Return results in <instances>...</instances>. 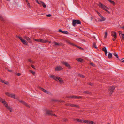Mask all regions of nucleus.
<instances>
[{
    "instance_id": "f257e3e1",
    "label": "nucleus",
    "mask_w": 124,
    "mask_h": 124,
    "mask_svg": "<svg viewBox=\"0 0 124 124\" xmlns=\"http://www.w3.org/2000/svg\"><path fill=\"white\" fill-rule=\"evenodd\" d=\"M81 21L79 20H75L74 19L72 21V24L73 26H75L76 24H81Z\"/></svg>"
},
{
    "instance_id": "f03ea898",
    "label": "nucleus",
    "mask_w": 124,
    "mask_h": 124,
    "mask_svg": "<svg viewBox=\"0 0 124 124\" xmlns=\"http://www.w3.org/2000/svg\"><path fill=\"white\" fill-rule=\"evenodd\" d=\"M5 94L8 96L11 97L14 99L16 98L15 95L14 94H12V93L6 92L5 93Z\"/></svg>"
},
{
    "instance_id": "7ed1b4c3",
    "label": "nucleus",
    "mask_w": 124,
    "mask_h": 124,
    "mask_svg": "<svg viewBox=\"0 0 124 124\" xmlns=\"http://www.w3.org/2000/svg\"><path fill=\"white\" fill-rule=\"evenodd\" d=\"M115 88V87L114 86H110L108 87V90L110 92L111 94H112L114 92Z\"/></svg>"
},
{
    "instance_id": "20e7f679",
    "label": "nucleus",
    "mask_w": 124,
    "mask_h": 124,
    "mask_svg": "<svg viewBox=\"0 0 124 124\" xmlns=\"http://www.w3.org/2000/svg\"><path fill=\"white\" fill-rule=\"evenodd\" d=\"M61 62L68 68L69 69L71 68V67L70 66V65L68 63L65 62Z\"/></svg>"
},
{
    "instance_id": "39448f33",
    "label": "nucleus",
    "mask_w": 124,
    "mask_h": 124,
    "mask_svg": "<svg viewBox=\"0 0 124 124\" xmlns=\"http://www.w3.org/2000/svg\"><path fill=\"white\" fill-rule=\"evenodd\" d=\"M98 5L102 9L104 10L106 6L104 5H103L100 2Z\"/></svg>"
},
{
    "instance_id": "423d86ee",
    "label": "nucleus",
    "mask_w": 124,
    "mask_h": 124,
    "mask_svg": "<svg viewBox=\"0 0 124 124\" xmlns=\"http://www.w3.org/2000/svg\"><path fill=\"white\" fill-rule=\"evenodd\" d=\"M68 98L79 99L82 98V97L80 96L73 95L69 96L68 97Z\"/></svg>"
},
{
    "instance_id": "0eeeda50",
    "label": "nucleus",
    "mask_w": 124,
    "mask_h": 124,
    "mask_svg": "<svg viewBox=\"0 0 124 124\" xmlns=\"http://www.w3.org/2000/svg\"><path fill=\"white\" fill-rule=\"evenodd\" d=\"M111 35L113 36L114 38H113L112 39L113 41H114L116 39V38L117 37L116 33L114 32H112Z\"/></svg>"
},
{
    "instance_id": "6e6552de",
    "label": "nucleus",
    "mask_w": 124,
    "mask_h": 124,
    "mask_svg": "<svg viewBox=\"0 0 124 124\" xmlns=\"http://www.w3.org/2000/svg\"><path fill=\"white\" fill-rule=\"evenodd\" d=\"M63 68L62 67L58 66L55 68V71H59L61 70Z\"/></svg>"
},
{
    "instance_id": "1a4fd4ad",
    "label": "nucleus",
    "mask_w": 124,
    "mask_h": 124,
    "mask_svg": "<svg viewBox=\"0 0 124 124\" xmlns=\"http://www.w3.org/2000/svg\"><path fill=\"white\" fill-rule=\"evenodd\" d=\"M53 43L54 44L53 45V46H56L57 45L62 46V43H58L55 41L53 42Z\"/></svg>"
},
{
    "instance_id": "9d476101",
    "label": "nucleus",
    "mask_w": 124,
    "mask_h": 124,
    "mask_svg": "<svg viewBox=\"0 0 124 124\" xmlns=\"http://www.w3.org/2000/svg\"><path fill=\"white\" fill-rule=\"evenodd\" d=\"M40 88L41 89V90L42 91H43L45 93H46L47 94H51V93L50 92H49L46 90L45 89H44L41 88V87H40Z\"/></svg>"
},
{
    "instance_id": "9b49d317",
    "label": "nucleus",
    "mask_w": 124,
    "mask_h": 124,
    "mask_svg": "<svg viewBox=\"0 0 124 124\" xmlns=\"http://www.w3.org/2000/svg\"><path fill=\"white\" fill-rule=\"evenodd\" d=\"M18 38L23 44L26 45H27V44L26 42V41L25 40L22 39V38L20 37H19Z\"/></svg>"
},
{
    "instance_id": "f8f14e48",
    "label": "nucleus",
    "mask_w": 124,
    "mask_h": 124,
    "mask_svg": "<svg viewBox=\"0 0 124 124\" xmlns=\"http://www.w3.org/2000/svg\"><path fill=\"white\" fill-rule=\"evenodd\" d=\"M24 38L25 39H26L31 44L32 43L31 40L30 38L26 36L24 37Z\"/></svg>"
},
{
    "instance_id": "ddd939ff",
    "label": "nucleus",
    "mask_w": 124,
    "mask_h": 124,
    "mask_svg": "<svg viewBox=\"0 0 124 124\" xmlns=\"http://www.w3.org/2000/svg\"><path fill=\"white\" fill-rule=\"evenodd\" d=\"M100 17L101 18V19L98 20V21L101 22L105 20L106 18H104L103 17V16L102 15Z\"/></svg>"
},
{
    "instance_id": "4468645a",
    "label": "nucleus",
    "mask_w": 124,
    "mask_h": 124,
    "mask_svg": "<svg viewBox=\"0 0 124 124\" xmlns=\"http://www.w3.org/2000/svg\"><path fill=\"white\" fill-rule=\"evenodd\" d=\"M48 42V40H44L42 39H40V42L42 43H45Z\"/></svg>"
},
{
    "instance_id": "2eb2a0df",
    "label": "nucleus",
    "mask_w": 124,
    "mask_h": 124,
    "mask_svg": "<svg viewBox=\"0 0 124 124\" xmlns=\"http://www.w3.org/2000/svg\"><path fill=\"white\" fill-rule=\"evenodd\" d=\"M46 114L49 115H52V111L50 110H47L46 111Z\"/></svg>"
},
{
    "instance_id": "dca6fc26",
    "label": "nucleus",
    "mask_w": 124,
    "mask_h": 124,
    "mask_svg": "<svg viewBox=\"0 0 124 124\" xmlns=\"http://www.w3.org/2000/svg\"><path fill=\"white\" fill-rule=\"evenodd\" d=\"M70 106L77 107L78 108H80L79 106L78 105H74L73 104H70Z\"/></svg>"
},
{
    "instance_id": "f3484780",
    "label": "nucleus",
    "mask_w": 124,
    "mask_h": 124,
    "mask_svg": "<svg viewBox=\"0 0 124 124\" xmlns=\"http://www.w3.org/2000/svg\"><path fill=\"white\" fill-rule=\"evenodd\" d=\"M102 50L105 52V55L106 56L107 54V50L106 47H104L102 49Z\"/></svg>"
},
{
    "instance_id": "a211bd4d",
    "label": "nucleus",
    "mask_w": 124,
    "mask_h": 124,
    "mask_svg": "<svg viewBox=\"0 0 124 124\" xmlns=\"http://www.w3.org/2000/svg\"><path fill=\"white\" fill-rule=\"evenodd\" d=\"M1 82L3 83H4L7 85H9V82L7 81H4L3 80H1Z\"/></svg>"
},
{
    "instance_id": "6ab92c4d",
    "label": "nucleus",
    "mask_w": 124,
    "mask_h": 124,
    "mask_svg": "<svg viewBox=\"0 0 124 124\" xmlns=\"http://www.w3.org/2000/svg\"><path fill=\"white\" fill-rule=\"evenodd\" d=\"M0 101L3 104L6 103V102L5 101V100L2 99L0 97Z\"/></svg>"
},
{
    "instance_id": "aec40b11",
    "label": "nucleus",
    "mask_w": 124,
    "mask_h": 124,
    "mask_svg": "<svg viewBox=\"0 0 124 124\" xmlns=\"http://www.w3.org/2000/svg\"><path fill=\"white\" fill-rule=\"evenodd\" d=\"M109 54L108 56V57L109 59H110L112 57V53L109 52L108 53Z\"/></svg>"
},
{
    "instance_id": "412c9836",
    "label": "nucleus",
    "mask_w": 124,
    "mask_h": 124,
    "mask_svg": "<svg viewBox=\"0 0 124 124\" xmlns=\"http://www.w3.org/2000/svg\"><path fill=\"white\" fill-rule=\"evenodd\" d=\"M22 104L25 105L26 107L29 108L30 107V106L27 103L24 101H23V102Z\"/></svg>"
},
{
    "instance_id": "4be33fe9",
    "label": "nucleus",
    "mask_w": 124,
    "mask_h": 124,
    "mask_svg": "<svg viewBox=\"0 0 124 124\" xmlns=\"http://www.w3.org/2000/svg\"><path fill=\"white\" fill-rule=\"evenodd\" d=\"M22 104L25 105L26 107L29 108L30 107V106L27 103L24 101H23V102Z\"/></svg>"
},
{
    "instance_id": "5701e85b",
    "label": "nucleus",
    "mask_w": 124,
    "mask_h": 124,
    "mask_svg": "<svg viewBox=\"0 0 124 124\" xmlns=\"http://www.w3.org/2000/svg\"><path fill=\"white\" fill-rule=\"evenodd\" d=\"M83 93H85L86 94H92L91 92H90L88 91H84L83 92Z\"/></svg>"
},
{
    "instance_id": "b1692460",
    "label": "nucleus",
    "mask_w": 124,
    "mask_h": 124,
    "mask_svg": "<svg viewBox=\"0 0 124 124\" xmlns=\"http://www.w3.org/2000/svg\"><path fill=\"white\" fill-rule=\"evenodd\" d=\"M6 108L8 110H9L10 112H12V108L10 107L9 106H8Z\"/></svg>"
},
{
    "instance_id": "393cba45",
    "label": "nucleus",
    "mask_w": 124,
    "mask_h": 124,
    "mask_svg": "<svg viewBox=\"0 0 124 124\" xmlns=\"http://www.w3.org/2000/svg\"><path fill=\"white\" fill-rule=\"evenodd\" d=\"M83 59L81 58H79L77 59V61L79 62H81L83 61Z\"/></svg>"
},
{
    "instance_id": "a878e982",
    "label": "nucleus",
    "mask_w": 124,
    "mask_h": 124,
    "mask_svg": "<svg viewBox=\"0 0 124 124\" xmlns=\"http://www.w3.org/2000/svg\"><path fill=\"white\" fill-rule=\"evenodd\" d=\"M74 46H75L76 47H77L78 48H79L80 49H81L82 50H84V49L83 48L81 47L80 46H77L75 45H74Z\"/></svg>"
},
{
    "instance_id": "bb28decb",
    "label": "nucleus",
    "mask_w": 124,
    "mask_h": 124,
    "mask_svg": "<svg viewBox=\"0 0 124 124\" xmlns=\"http://www.w3.org/2000/svg\"><path fill=\"white\" fill-rule=\"evenodd\" d=\"M90 120H83V122L84 123H86L87 124H89L90 123Z\"/></svg>"
},
{
    "instance_id": "cd10ccee",
    "label": "nucleus",
    "mask_w": 124,
    "mask_h": 124,
    "mask_svg": "<svg viewBox=\"0 0 124 124\" xmlns=\"http://www.w3.org/2000/svg\"><path fill=\"white\" fill-rule=\"evenodd\" d=\"M75 120L77 121L78 122H80V123H82L83 122V120L82 119H76Z\"/></svg>"
},
{
    "instance_id": "c85d7f7f",
    "label": "nucleus",
    "mask_w": 124,
    "mask_h": 124,
    "mask_svg": "<svg viewBox=\"0 0 124 124\" xmlns=\"http://www.w3.org/2000/svg\"><path fill=\"white\" fill-rule=\"evenodd\" d=\"M93 47L96 49L97 48V47L96 46V43L95 42H94L93 43Z\"/></svg>"
},
{
    "instance_id": "c756f323",
    "label": "nucleus",
    "mask_w": 124,
    "mask_h": 124,
    "mask_svg": "<svg viewBox=\"0 0 124 124\" xmlns=\"http://www.w3.org/2000/svg\"><path fill=\"white\" fill-rule=\"evenodd\" d=\"M58 80L60 82H62L63 81V80L60 77H58Z\"/></svg>"
},
{
    "instance_id": "7c9ffc66",
    "label": "nucleus",
    "mask_w": 124,
    "mask_h": 124,
    "mask_svg": "<svg viewBox=\"0 0 124 124\" xmlns=\"http://www.w3.org/2000/svg\"><path fill=\"white\" fill-rule=\"evenodd\" d=\"M66 42L68 43L70 45H72L73 46H74V45H75V44H74L73 43H71L69 41H67Z\"/></svg>"
},
{
    "instance_id": "2f4dec72",
    "label": "nucleus",
    "mask_w": 124,
    "mask_h": 124,
    "mask_svg": "<svg viewBox=\"0 0 124 124\" xmlns=\"http://www.w3.org/2000/svg\"><path fill=\"white\" fill-rule=\"evenodd\" d=\"M40 2H41V3L42 4V6H43V7L44 8H46V4H45L43 2L41 1Z\"/></svg>"
},
{
    "instance_id": "473e14b6",
    "label": "nucleus",
    "mask_w": 124,
    "mask_h": 124,
    "mask_svg": "<svg viewBox=\"0 0 124 124\" xmlns=\"http://www.w3.org/2000/svg\"><path fill=\"white\" fill-rule=\"evenodd\" d=\"M87 84L88 85H90L91 86H93L94 85L93 84V83H90V82L87 83Z\"/></svg>"
},
{
    "instance_id": "72a5a7b5",
    "label": "nucleus",
    "mask_w": 124,
    "mask_h": 124,
    "mask_svg": "<svg viewBox=\"0 0 124 124\" xmlns=\"http://www.w3.org/2000/svg\"><path fill=\"white\" fill-rule=\"evenodd\" d=\"M52 101H58L60 102V101L59 100H58L56 99H53L52 100Z\"/></svg>"
},
{
    "instance_id": "f704fd0d",
    "label": "nucleus",
    "mask_w": 124,
    "mask_h": 124,
    "mask_svg": "<svg viewBox=\"0 0 124 124\" xmlns=\"http://www.w3.org/2000/svg\"><path fill=\"white\" fill-rule=\"evenodd\" d=\"M62 33L66 34H69V32L67 31H63Z\"/></svg>"
},
{
    "instance_id": "c9c22d12",
    "label": "nucleus",
    "mask_w": 124,
    "mask_h": 124,
    "mask_svg": "<svg viewBox=\"0 0 124 124\" xmlns=\"http://www.w3.org/2000/svg\"><path fill=\"white\" fill-rule=\"evenodd\" d=\"M117 58H118V54L116 53H114L113 54Z\"/></svg>"
},
{
    "instance_id": "e433bc0d",
    "label": "nucleus",
    "mask_w": 124,
    "mask_h": 124,
    "mask_svg": "<svg viewBox=\"0 0 124 124\" xmlns=\"http://www.w3.org/2000/svg\"><path fill=\"white\" fill-rule=\"evenodd\" d=\"M58 77H57L55 76V77H54V79L56 81H58Z\"/></svg>"
},
{
    "instance_id": "4c0bfd02",
    "label": "nucleus",
    "mask_w": 124,
    "mask_h": 124,
    "mask_svg": "<svg viewBox=\"0 0 124 124\" xmlns=\"http://www.w3.org/2000/svg\"><path fill=\"white\" fill-rule=\"evenodd\" d=\"M95 11L96 12H97V14H98V15L100 17L101 16V15L100 13L98 12L97 10H96Z\"/></svg>"
},
{
    "instance_id": "58836bf2",
    "label": "nucleus",
    "mask_w": 124,
    "mask_h": 124,
    "mask_svg": "<svg viewBox=\"0 0 124 124\" xmlns=\"http://www.w3.org/2000/svg\"><path fill=\"white\" fill-rule=\"evenodd\" d=\"M78 75L83 78H85V76L83 75H82L80 74H79Z\"/></svg>"
},
{
    "instance_id": "ea45409f",
    "label": "nucleus",
    "mask_w": 124,
    "mask_h": 124,
    "mask_svg": "<svg viewBox=\"0 0 124 124\" xmlns=\"http://www.w3.org/2000/svg\"><path fill=\"white\" fill-rule=\"evenodd\" d=\"M34 40L35 41H37L38 42H40V39H35Z\"/></svg>"
},
{
    "instance_id": "a19ab883",
    "label": "nucleus",
    "mask_w": 124,
    "mask_h": 124,
    "mask_svg": "<svg viewBox=\"0 0 124 124\" xmlns=\"http://www.w3.org/2000/svg\"><path fill=\"white\" fill-rule=\"evenodd\" d=\"M55 76L54 75H52L50 76V77L51 78H52L53 79H54V77H55Z\"/></svg>"
},
{
    "instance_id": "79ce46f5",
    "label": "nucleus",
    "mask_w": 124,
    "mask_h": 124,
    "mask_svg": "<svg viewBox=\"0 0 124 124\" xmlns=\"http://www.w3.org/2000/svg\"><path fill=\"white\" fill-rule=\"evenodd\" d=\"M122 39L123 40H124V33L123 34H122Z\"/></svg>"
},
{
    "instance_id": "37998d69",
    "label": "nucleus",
    "mask_w": 124,
    "mask_h": 124,
    "mask_svg": "<svg viewBox=\"0 0 124 124\" xmlns=\"http://www.w3.org/2000/svg\"><path fill=\"white\" fill-rule=\"evenodd\" d=\"M27 6L29 7L30 8H31V7L30 6V4L29 3V2L28 3H27Z\"/></svg>"
},
{
    "instance_id": "c03bdc74",
    "label": "nucleus",
    "mask_w": 124,
    "mask_h": 124,
    "mask_svg": "<svg viewBox=\"0 0 124 124\" xmlns=\"http://www.w3.org/2000/svg\"><path fill=\"white\" fill-rule=\"evenodd\" d=\"M30 72L32 73L33 74H35V72L32 70H30Z\"/></svg>"
},
{
    "instance_id": "a18cd8bd",
    "label": "nucleus",
    "mask_w": 124,
    "mask_h": 124,
    "mask_svg": "<svg viewBox=\"0 0 124 124\" xmlns=\"http://www.w3.org/2000/svg\"><path fill=\"white\" fill-rule=\"evenodd\" d=\"M4 104L6 108H7L8 106L7 103L6 102V103Z\"/></svg>"
},
{
    "instance_id": "49530a36",
    "label": "nucleus",
    "mask_w": 124,
    "mask_h": 124,
    "mask_svg": "<svg viewBox=\"0 0 124 124\" xmlns=\"http://www.w3.org/2000/svg\"><path fill=\"white\" fill-rule=\"evenodd\" d=\"M90 64L92 66H95V64L93 63H90Z\"/></svg>"
},
{
    "instance_id": "de8ad7c7",
    "label": "nucleus",
    "mask_w": 124,
    "mask_h": 124,
    "mask_svg": "<svg viewBox=\"0 0 124 124\" xmlns=\"http://www.w3.org/2000/svg\"><path fill=\"white\" fill-rule=\"evenodd\" d=\"M94 123V122L93 121H90V123L89 124H93Z\"/></svg>"
},
{
    "instance_id": "09e8293b",
    "label": "nucleus",
    "mask_w": 124,
    "mask_h": 124,
    "mask_svg": "<svg viewBox=\"0 0 124 124\" xmlns=\"http://www.w3.org/2000/svg\"><path fill=\"white\" fill-rule=\"evenodd\" d=\"M0 20L1 21L3 20V18L1 16H0Z\"/></svg>"
},
{
    "instance_id": "8fccbe9b",
    "label": "nucleus",
    "mask_w": 124,
    "mask_h": 124,
    "mask_svg": "<svg viewBox=\"0 0 124 124\" xmlns=\"http://www.w3.org/2000/svg\"><path fill=\"white\" fill-rule=\"evenodd\" d=\"M107 35V32H105V35L104 37L106 38Z\"/></svg>"
},
{
    "instance_id": "3c124183",
    "label": "nucleus",
    "mask_w": 124,
    "mask_h": 124,
    "mask_svg": "<svg viewBox=\"0 0 124 124\" xmlns=\"http://www.w3.org/2000/svg\"><path fill=\"white\" fill-rule=\"evenodd\" d=\"M6 69L9 72H10L12 71L11 70L8 69V68H6Z\"/></svg>"
},
{
    "instance_id": "603ef678",
    "label": "nucleus",
    "mask_w": 124,
    "mask_h": 124,
    "mask_svg": "<svg viewBox=\"0 0 124 124\" xmlns=\"http://www.w3.org/2000/svg\"><path fill=\"white\" fill-rule=\"evenodd\" d=\"M95 37H98V36L96 34L95 35V36H94V39H96V38Z\"/></svg>"
},
{
    "instance_id": "864d4df0",
    "label": "nucleus",
    "mask_w": 124,
    "mask_h": 124,
    "mask_svg": "<svg viewBox=\"0 0 124 124\" xmlns=\"http://www.w3.org/2000/svg\"><path fill=\"white\" fill-rule=\"evenodd\" d=\"M59 31L60 32L62 33L63 31L61 29H60L59 30Z\"/></svg>"
},
{
    "instance_id": "5fc2aeb1",
    "label": "nucleus",
    "mask_w": 124,
    "mask_h": 124,
    "mask_svg": "<svg viewBox=\"0 0 124 124\" xmlns=\"http://www.w3.org/2000/svg\"><path fill=\"white\" fill-rule=\"evenodd\" d=\"M51 16V15L50 14H49L48 15H47L46 16L47 17H50Z\"/></svg>"
},
{
    "instance_id": "6e6d98bb",
    "label": "nucleus",
    "mask_w": 124,
    "mask_h": 124,
    "mask_svg": "<svg viewBox=\"0 0 124 124\" xmlns=\"http://www.w3.org/2000/svg\"><path fill=\"white\" fill-rule=\"evenodd\" d=\"M31 67H32L33 68H34V69H35V66L34 65H31Z\"/></svg>"
},
{
    "instance_id": "4d7b16f0",
    "label": "nucleus",
    "mask_w": 124,
    "mask_h": 124,
    "mask_svg": "<svg viewBox=\"0 0 124 124\" xmlns=\"http://www.w3.org/2000/svg\"><path fill=\"white\" fill-rule=\"evenodd\" d=\"M19 101L20 102L22 103H23V101L22 100H19Z\"/></svg>"
},
{
    "instance_id": "13d9d810",
    "label": "nucleus",
    "mask_w": 124,
    "mask_h": 124,
    "mask_svg": "<svg viewBox=\"0 0 124 124\" xmlns=\"http://www.w3.org/2000/svg\"><path fill=\"white\" fill-rule=\"evenodd\" d=\"M104 10H105V11H106L107 12L109 13H110V12H109V11H108V10H107V9H105Z\"/></svg>"
},
{
    "instance_id": "bf43d9fd",
    "label": "nucleus",
    "mask_w": 124,
    "mask_h": 124,
    "mask_svg": "<svg viewBox=\"0 0 124 124\" xmlns=\"http://www.w3.org/2000/svg\"><path fill=\"white\" fill-rule=\"evenodd\" d=\"M70 104L67 103V104H66V105L67 106H70Z\"/></svg>"
},
{
    "instance_id": "052dcab7",
    "label": "nucleus",
    "mask_w": 124,
    "mask_h": 124,
    "mask_svg": "<svg viewBox=\"0 0 124 124\" xmlns=\"http://www.w3.org/2000/svg\"><path fill=\"white\" fill-rule=\"evenodd\" d=\"M121 60H122V62H124V58H122L121 59Z\"/></svg>"
},
{
    "instance_id": "680f3d73",
    "label": "nucleus",
    "mask_w": 124,
    "mask_h": 124,
    "mask_svg": "<svg viewBox=\"0 0 124 124\" xmlns=\"http://www.w3.org/2000/svg\"><path fill=\"white\" fill-rule=\"evenodd\" d=\"M36 1V2L38 3L39 4H40V3L39 2L38 0H35Z\"/></svg>"
},
{
    "instance_id": "e2e57ef3",
    "label": "nucleus",
    "mask_w": 124,
    "mask_h": 124,
    "mask_svg": "<svg viewBox=\"0 0 124 124\" xmlns=\"http://www.w3.org/2000/svg\"><path fill=\"white\" fill-rule=\"evenodd\" d=\"M21 75V74L20 73H18L17 74V75L18 76H20Z\"/></svg>"
},
{
    "instance_id": "0e129e2a",
    "label": "nucleus",
    "mask_w": 124,
    "mask_h": 124,
    "mask_svg": "<svg viewBox=\"0 0 124 124\" xmlns=\"http://www.w3.org/2000/svg\"><path fill=\"white\" fill-rule=\"evenodd\" d=\"M28 61H29L30 62H31L32 61L30 59H29L28 60Z\"/></svg>"
},
{
    "instance_id": "69168bd1",
    "label": "nucleus",
    "mask_w": 124,
    "mask_h": 124,
    "mask_svg": "<svg viewBox=\"0 0 124 124\" xmlns=\"http://www.w3.org/2000/svg\"><path fill=\"white\" fill-rule=\"evenodd\" d=\"M52 115H53V116H56H56H56V115H55V114H52Z\"/></svg>"
},
{
    "instance_id": "338daca9",
    "label": "nucleus",
    "mask_w": 124,
    "mask_h": 124,
    "mask_svg": "<svg viewBox=\"0 0 124 124\" xmlns=\"http://www.w3.org/2000/svg\"><path fill=\"white\" fill-rule=\"evenodd\" d=\"M25 1L27 3L29 2L27 0H25Z\"/></svg>"
},
{
    "instance_id": "774afa93",
    "label": "nucleus",
    "mask_w": 124,
    "mask_h": 124,
    "mask_svg": "<svg viewBox=\"0 0 124 124\" xmlns=\"http://www.w3.org/2000/svg\"><path fill=\"white\" fill-rule=\"evenodd\" d=\"M121 28L123 29H124V26H123L122 27H121Z\"/></svg>"
}]
</instances>
